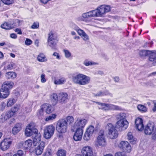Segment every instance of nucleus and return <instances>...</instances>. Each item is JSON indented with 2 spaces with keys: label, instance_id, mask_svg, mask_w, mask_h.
Returning a JSON list of instances; mask_svg holds the SVG:
<instances>
[{
  "label": "nucleus",
  "instance_id": "09e8293b",
  "mask_svg": "<svg viewBox=\"0 0 156 156\" xmlns=\"http://www.w3.org/2000/svg\"><path fill=\"white\" fill-rule=\"evenodd\" d=\"M65 120L66 121L67 123L68 122L69 123H71L73 122L74 121L73 118L72 116H67Z\"/></svg>",
  "mask_w": 156,
  "mask_h": 156
},
{
  "label": "nucleus",
  "instance_id": "864d4df0",
  "mask_svg": "<svg viewBox=\"0 0 156 156\" xmlns=\"http://www.w3.org/2000/svg\"><path fill=\"white\" fill-rule=\"evenodd\" d=\"M151 134L152 139L153 140L156 139V127L154 129Z\"/></svg>",
  "mask_w": 156,
  "mask_h": 156
},
{
  "label": "nucleus",
  "instance_id": "f8f14e48",
  "mask_svg": "<svg viewBox=\"0 0 156 156\" xmlns=\"http://www.w3.org/2000/svg\"><path fill=\"white\" fill-rule=\"evenodd\" d=\"M87 122V120L85 119H78L75 122L74 127L76 129H83Z\"/></svg>",
  "mask_w": 156,
  "mask_h": 156
},
{
  "label": "nucleus",
  "instance_id": "c9c22d12",
  "mask_svg": "<svg viewBox=\"0 0 156 156\" xmlns=\"http://www.w3.org/2000/svg\"><path fill=\"white\" fill-rule=\"evenodd\" d=\"M15 102V100L13 98H9L8 100L6 105L7 106V107H10Z\"/></svg>",
  "mask_w": 156,
  "mask_h": 156
},
{
  "label": "nucleus",
  "instance_id": "f704fd0d",
  "mask_svg": "<svg viewBox=\"0 0 156 156\" xmlns=\"http://www.w3.org/2000/svg\"><path fill=\"white\" fill-rule=\"evenodd\" d=\"M151 51L149 50H142L139 52V55L142 57L145 56L149 55Z\"/></svg>",
  "mask_w": 156,
  "mask_h": 156
},
{
  "label": "nucleus",
  "instance_id": "473e14b6",
  "mask_svg": "<svg viewBox=\"0 0 156 156\" xmlns=\"http://www.w3.org/2000/svg\"><path fill=\"white\" fill-rule=\"evenodd\" d=\"M127 136L128 139L130 143L132 144L135 143V139L133 138L131 132H129L127 134Z\"/></svg>",
  "mask_w": 156,
  "mask_h": 156
},
{
  "label": "nucleus",
  "instance_id": "4d7b16f0",
  "mask_svg": "<svg viewBox=\"0 0 156 156\" xmlns=\"http://www.w3.org/2000/svg\"><path fill=\"white\" fill-rule=\"evenodd\" d=\"M76 31H77L78 34L81 36L82 35L85 33L83 30L80 29L79 27L78 29V30H76Z\"/></svg>",
  "mask_w": 156,
  "mask_h": 156
},
{
  "label": "nucleus",
  "instance_id": "6ab92c4d",
  "mask_svg": "<svg viewBox=\"0 0 156 156\" xmlns=\"http://www.w3.org/2000/svg\"><path fill=\"white\" fill-rule=\"evenodd\" d=\"M45 146V143L42 141L39 146L35 148V152L37 155H41L42 153Z\"/></svg>",
  "mask_w": 156,
  "mask_h": 156
},
{
  "label": "nucleus",
  "instance_id": "72a5a7b5",
  "mask_svg": "<svg viewBox=\"0 0 156 156\" xmlns=\"http://www.w3.org/2000/svg\"><path fill=\"white\" fill-rule=\"evenodd\" d=\"M15 114L11 110L6 112L5 115L4 116V119L7 120L13 116Z\"/></svg>",
  "mask_w": 156,
  "mask_h": 156
},
{
  "label": "nucleus",
  "instance_id": "2f4dec72",
  "mask_svg": "<svg viewBox=\"0 0 156 156\" xmlns=\"http://www.w3.org/2000/svg\"><path fill=\"white\" fill-rule=\"evenodd\" d=\"M57 40V36L52 31L50 32L48 34L47 40Z\"/></svg>",
  "mask_w": 156,
  "mask_h": 156
},
{
  "label": "nucleus",
  "instance_id": "69168bd1",
  "mask_svg": "<svg viewBox=\"0 0 156 156\" xmlns=\"http://www.w3.org/2000/svg\"><path fill=\"white\" fill-rule=\"evenodd\" d=\"M103 92H104V95H109L110 96H111V97L112 96V94L110 93L107 90Z\"/></svg>",
  "mask_w": 156,
  "mask_h": 156
},
{
  "label": "nucleus",
  "instance_id": "bf43d9fd",
  "mask_svg": "<svg viewBox=\"0 0 156 156\" xmlns=\"http://www.w3.org/2000/svg\"><path fill=\"white\" fill-rule=\"evenodd\" d=\"M45 75L44 74H42L41 75V82L42 83H44L45 82L46 80L45 78Z\"/></svg>",
  "mask_w": 156,
  "mask_h": 156
},
{
  "label": "nucleus",
  "instance_id": "423d86ee",
  "mask_svg": "<svg viewBox=\"0 0 156 156\" xmlns=\"http://www.w3.org/2000/svg\"><path fill=\"white\" fill-rule=\"evenodd\" d=\"M55 130V127L52 125L45 126L44 129V137L46 139L50 138L53 135Z\"/></svg>",
  "mask_w": 156,
  "mask_h": 156
},
{
  "label": "nucleus",
  "instance_id": "0eeeda50",
  "mask_svg": "<svg viewBox=\"0 0 156 156\" xmlns=\"http://www.w3.org/2000/svg\"><path fill=\"white\" fill-rule=\"evenodd\" d=\"M95 102L98 105H101L102 107L101 109L105 111L109 110H121V108L117 105L101 103L98 102Z\"/></svg>",
  "mask_w": 156,
  "mask_h": 156
},
{
  "label": "nucleus",
  "instance_id": "ea45409f",
  "mask_svg": "<svg viewBox=\"0 0 156 156\" xmlns=\"http://www.w3.org/2000/svg\"><path fill=\"white\" fill-rule=\"evenodd\" d=\"M20 108V105H16L13 107L12 108L11 110L15 114Z\"/></svg>",
  "mask_w": 156,
  "mask_h": 156
},
{
  "label": "nucleus",
  "instance_id": "4468645a",
  "mask_svg": "<svg viewBox=\"0 0 156 156\" xmlns=\"http://www.w3.org/2000/svg\"><path fill=\"white\" fill-rule=\"evenodd\" d=\"M83 156H93V152L91 148L89 146L84 147L81 151Z\"/></svg>",
  "mask_w": 156,
  "mask_h": 156
},
{
  "label": "nucleus",
  "instance_id": "37998d69",
  "mask_svg": "<svg viewBox=\"0 0 156 156\" xmlns=\"http://www.w3.org/2000/svg\"><path fill=\"white\" fill-rule=\"evenodd\" d=\"M92 135L86 131L83 136V139L85 140H90Z\"/></svg>",
  "mask_w": 156,
  "mask_h": 156
},
{
  "label": "nucleus",
  "instance_id": "20e7f679",
  "mask_svg": "<svg viewBox=\"0 0 156 156\" xmlns=\"http://www.w3.org/2000/svg\"><path fill=\"white\" fill-rule=\"evenodd\" d=\"M67 126V123L65 119H61L57 122L56 129L59 133H63L66 132Z\"/></svg>",
  "mask_w": 156,
  "mask_h": 156
},
{
  "label": "nucleus",
  "instance_id": "dca6fc26",
  "mask_svg": "<svg viewBox=\"0 0 156 156\" xmlns=\"http://www.w3.org/2000/svg\"><path fill=\"white\" fill-rule=\"evenodd\" d=\"M83 130L82 129H76L73 136V139L76 141L80 140L82 137Z\"/></svg>",
  "mask_w": 156,
  "mask_h": 156
},
{
  "label": "nucleus",
  "instance_id": "774afa93",
  "mask_svg": "<svg viewBox=\"0 0 156 156\" xmlns=\"http://www.w3.org/2000/svg\"><path fill=\"white\" fill-rule=\"evenodd\" d=\"M51 0H40V1L41 3L44 4H47L48 2Z\"/></svg>",
  "mask_w": 156,
  "mask_h": 156
},
{
  "label": "nucleus",
  "instance_id": "a878e982",
  "mask_svg": "<svg viewBox=\"0 0 156 156\" xmlns=\"http://www.w3.org/2000/svg\"><path fill=\"white\" fill-rule=\"evenodd\" d=\"M66 82V79L64 77H60L59 78L55 79L54 83L56 85H62L64 84Z\"/></svg>",
  "mask_w": 156,
  "mask_h": 156
},
{
  "label": "nucleus",
  "instance_id": "9b49d317",
  "mask_svg": "<svg viewBox=\"0 0 156 156\" xmlns=\"http://www.w3.org/2000/svg\"><path fill=\"white\" fill-rule=\"evenodd\" d=\"M38 132L37 130L34 128L30 125L27 127L25 130V134L27 136H33Z\"/></svg>",
  "mask_w": 156,
  "mask_h": 156
},
{
  "label": "nucleus",
  "instance_id": "c85d7f7f",
  "mask_svg": "<svg viewBox=\"0 0 156 156\" xmlns=\"http://www.w3.org/2000/svg\"><path fill=\"white\" fill-rule=\"evenodd\" d=\"M16 73L13 72H7L5 74V77L8 79H13L16 77Z\"/></svg>",
  "mask_w": 156,
  "mask_h": 156
},
{
  "label": "nucleus",
  "instance_id": "6e6552de",
  "mask_svg": "<svg viewBox=\"0 0 156 156\" xmlns=\"http://www.w3.org/2000/svg\"><path fill=\"white\" fill-rule=\"evenodd\" d=\"M106 127L108 130V136L110 138L114 139L117 137L118 132L112 124H108Z\"/></svg>",
  "mask_w": 156,
  "mask_h": 156
},
{
  "label": "nucleus",
  "instance_id": "3c124183",
  "mask_svg": "<svg viewBox=\"0 0 156 156\" xmlns=\"http://www.w3.org/2000/svg\"><path fill=\"white\" fill-rule=\"evenodd\" d=\"M1 1L6 5L12 4L13 2V0H1Z\"/></svg>",
  "mask_w": 156,
  "mask_h": 156
},
{
  "label": "nucleus",
  "instance_id": "13d9d810",
  "mask_svg": "<svg viewBox=\"0 0 156 156\" xmlns=\"http://www.w3.org/2000/svg\"><path fill=\"white\" fill-rule=\"evenodd\" d=\"M39 27V23L37 22H34L31 26V28L32 29H36L38 28Z\"/></svg>",
  "mask_w": 156,
  "mask_h": 156
},
{
  "label": "nucleus",
  "instance_id": "f3484780",
  "mask_svg": "<svg viewBox=\"0 0 156 156\" xmlns=\"http://www.w3.org/2000/svg\"><path fill=\"white\" fill-rule=\"evenodd\" d=\"M136 128L140 131H142L144 128L143 120L142 119L137 118L135 121Z\"/></svg>",
  "mask_w": 156,
  "mask_h": 156
},
{
  "label": "nucleus",
  "instance_id": "338daca9",
  "mask_svg": "<svg viewBox=\"0 0 156 156\" xmlns=\"http://www.w3.org/2000/svg\"><path fill=\"white\" fill-rule=\"evenodd\" d=\"M53 55L56 56V58L58 59H60V57L58 53L57 52H54L53 54Z\"/></svg>",
  "mask_w": 156,
  "mask_h": 156
},
{
  "label": "nucleus",
  "instance_id": "603ef678",
  "mask_svg": "<svg viewBox=\"0 0 156 156\" xmlns=\"http://www.w3.org/2000/svg\"><path fill=\"white\" fill-rule=\"evenodd\" d=\"M31 110L30 107L28 106L27 107H25V108L23 109V112L24 113H26L31 112Z\"/></svg>",
  "mask_w": 156,
  "mask_h": 156
},
{
  "label": "nucleus",
  "instance_id": "de8ad7c7",
  "mask_svg": "<svg viewBox=\"0 0 156 156\" xmlns=\"http://www.w3.org/2000/svg\"><path fill=\"white\" fill-rule=\"evenodd\" d=\"M63 52L65 53V56L66 58H69L71 56V53L67 50L64 49Z\"/></svg>",
  "mask_w": 156,
  "mask_h": 156
},
{
  "label": "nucleus",
  "instance_id": "ddd939ff",
  "mask_svg": "<svg viewBox=\"0 0 156 156\" xmlns=\"http://www.w3.org/2000/svg\"><path fill=\"white\" fill-rule=\"evenodd\" d=\"M119 147L122 149L124 151L130 152L131 151V147L127 141H122L118 145Z\"/></svg>",
  "mask_w": 156,
  "mask_h": 156
},
{
  "label": "nucleus",
  "instance_id": "412c9836",
  "mask_svg": "<svg viewBox=\"0 0 156 156\" xmlns=\"http://www.w3.org/2000/svg\"><path fill=\"white\" fill-rule=\"evenodd\" d=\"M32 141L30 139L26 140L22 144V147L25 150L30 149L32 147Z\"/></svg>",
  "mask_w": 156,
  "mask_h": 156
},
{
  "label": "nucleus",
  "instance_id": "0e129e2a",
  "mask_svg": "<svg viewBox=\"0 0 156 156\" xmlns=\"http://www.w3.org/2000/svg\"><path fill=\"white\" fill-rule=\"evenodd\" d=\"M96 96H104V93L101 91H99L95 95Z\"/></svg>",
  "mask_w": 156,
  "mask_h": 156
},
{
  "label": "nucleus",
  "instance_id": "e433bc0d",
  "mask_svg": "<svg viewBox=\"0 0 156 156\" xmlns=\"http://www.w3.org/2000/svg\"><path fill=\"white\" fill-rule=\"evenodd\" d=\"M57 116L56 114H52L46 117L45 120L46 121H51L54 119Z\"/></svg>",
  "mask_w": 156,
  "mask_h": 156
},
{
  "label": "nucleus",
  "instance_id": "052dcab7",
  "mask_svg": "<svg viewBox=\"0 0 156 156\" xmlns=\"http://www.w3.org/2000/svg\"><path fill=\"white\" fill-rule=\"evenodd\" d=\"M32 41L29 39H27L25 41V44L26 45H29L32 43Z\"/></svg>",
  "mask_w": 156,
  "mask_h": 156
},
{
  "label": "nucleus",
  "instance_id": "7c9ffc66",
  "mask_svg": "<svg viewBox=\"0 0 156 156\" xmlns=\"http://www.w3.org/2000/svg\"><path fill=\"white\" fill-rule=\"evenodd\" d=\"M149 55H150L149 59V61L156 63V51L152 52L151 51V53Z\"/></svg>",
  "mask_w": 156,
  "mask_h": 156
},
{
  "label": "nucleus",
  "instance_id": "5fc2aeb1",
  "mask_svg": "<svg viewBox=\"0 0 156 156\" xmlns=\"http://www.w3.org/2000/svg\"><path fill=\"white\" fill-rule=\"evenodd\" d=\"M81 37L84 41H87L89 39L88 36L85 33H84L81 36Z\"/></svg>",
  "mask_w": 156,
  "mask_h": 156
},
{
  "label": "nucleus",
  "instance_id": "a19ab883",
  "mask_svg": "<svg viewBox=\"0 0 156 156\" xmlns=\"http://www.w3.org/2000/svg\"><path fill=\"white\" fill-rule=\"evenodd\" d=\"M14 65V63L12 62H10L6 66L4 67V69L5 70H11L12 69Z\"/></svg>",
  "mask_w": 156,
  "mask_h": 156
},
{
  "label": "nucleus",
  "instance_id": "58836bf2",
  "mask_svg": "<svg viewBox=\"0 0 156 156\" xmlns=\"http://www.w3.org/2000/svg\"><path fill=\"white\" fill-rule=\"evenodd\" d=\"M126 114L124 113H120L117 115V118L118 119L122 120H126L125 119Z\"/></svg>",
  "mask_w": 156,
  "mask_h": 156
},
{
  "label": "nucleus",
  "instance_id": "e2e57ef3",
  "mask_svg": "<svg viewBox=\"0 0 156 156\" xmlns=\"http://www.w3.org/2000/svg\"><path fill=\"white\" fill-rule=\"evenodd\" d=\"M115 156H126V155L124 152H118L115 154Z\"/></svg>",
  "mask_w": 156,
  "mask_h": 156
},
{
  "label": "nucleus",
  "instance_id": "bb28decb",
  "mask_svg": "<svg viewBox=\"0 0 156 156\" xmlns=\"http://www.w3.org/2000/svg\"><path fill=\"white\" fill-rule=\"evenodd\" d=\"M21 129V124L20 123L16 124L12 129V133L14 134H16Z\"/></svg>",
  "mask_w": 156,
  "mask_h": 156
},
{
  "label": "nucleus",
  "instance_id": "2eb2a0df",
  "mask_svg": "<svg viewBox=\"0 0 156 156\" xmlns=\"http://www.w3.org/2000/svg\"><path fill=\"white\" fill-rule=\"evenodd\" d=\"M154 128V125L153 123H148L144 128V132L145 134L151 135Z\"/></svg>",
  "mask_w": 156,
  "mask_h": 156
},
{
  "label": "nucleus",
  "instance_id": "6e6d98bb",
  "mask_svg": "<svg viewBox=\"0 0 156 156\" xmlns=\"http://www.w3.org/2000/svg\"><path fill=\"white\" fill-rule=\"evenodd\" d=\"M154 80H151L147 83V85L152 87H154L155 86V85L154 84Z\"/></svg>",
  "mask_w": 156,
  "mask_h": 156
},
{
  "label": "nucleus",
  "instance_id": "1a4fd4ad",
  "mask_svg": "<svg viewBox=\"0 0 156 156\" xmlns=\"http://www.w3.org/2000/svg\"><path fill=\"white\" fill-rule=\"evenodd\" d=\"M97 142L99 145L104 146L106 145V141L103 130H100L97 138Z\"/></svg>",
  "mask_w": 156,
  "mask_h": 156
},
{
  "label": "nucleus",
  "instance_id": "4c0bfd02",
  "mask_svg": "<svg viewBox=\"0 0 156 156\" xmlns=\"http://www.w3.org/2000/svg\"><path fill=\"white\" fill-rule=\"evenodd\" d=\"M66 151L63 149L58 150L57 154V156H66Z\"/></svg>",
  "mask_w": 156,
  "mask_h": 156
},
{
  "label": "nucleus",
  "instance_id": "c756f323",
  "mask_svg": "<svg viewBox=\"0 0 156 156\" xmlns=\"http://www.w3.org/2000/svg\"><path fill=\"white\" fill-rule=\"evenodd\" d=\"M37 59L40 62H45L47 60L45 55L43 53H40L38 55Z\"/></svg>",
  "mask_w": 156,
  "mask_h": 156
},
{
  "label": "nucleus",
  "instance_id": "cd10ccee",
  "mask_svg": "<svg viewBox=\"0 0 156 156\" xmlns=\"http://www.w3.org/2000/svg\"><path fill=\"white\" fill-rule=\"evenodd\" d=\"M51 99L52 105H55L58 101V96L56 94H53L51 96Z\"/></svg>",
  "mask_w": 156,
  "mask_h": 156
},
{
  "label": "nucleus",
  "instance_id": "39448f33",
  "mask_svg": "<svg viewBox=\"0 0 156 156\" xmlns=\"http://www.w3.org/2000/svg\"><path fill=\"white\" fill-rule=\"evenodd\" d=\"M96 17V15L93 10L83 13L81 16L78 18V20L87 23L91 21V17Z\"/></svg>",
  "mask_w": 156,
  "mask_h": 156
},
{
  "label": "nucleus",
  "instance_id": "9d476101",
  "mask_svg": "<svg viewBox=\"0 0 156 156\" xmlns=\"http://www.w3.org/2000/svg\"><path fill=\"white\" fill-rule=\"evenodd\" d=\"M11 144L12 141L10 138H5L1 142L0 148L2 150H6L9 147Z\"/></svg>",
  "mask_w": 156,
  "mask_h": 156
},
{
  "label": "nucleus",
  "instance_id": "b1692460",
  "mask_svg": "<svg viewBox=\"0 0 156 156\" xmlns=\"http://www.w3.org/2000/svg\"><path fill=\"white\" fill-rule=\"evenodd\" d=\"M117 126L119 127H122L126 129L128 125V122L126 120H119L117 122Z\"/></svg>",
  "mask_w": 156,
  "mask_h": 156
},
{
  "label": "nucleus",
  "instance_id": "a211bd4d",
  "mask_svg": "<svg viewBox=\"0 0 156 156\" xmlns=\"http://www.w3.org/2000/svg\"><path fill=\"white\" fill-rule=\"evenodd\" d=\"M68 99V94L66 93L61 92L58 95V101L62 104L67 102Z\"/></svg>",
  "mask_w": 156,
  "mask_h": 156
},
{
  "label": "nucleus",
  "instance_id": "79ce46f5",
  "mask_svg": "<svg viewBox=\"0 0 156 156\" xmlns=\"http://www.w3.org/2000/svg\"><path fill=\"white\" fill-rule=\"evenodd\" d=\"M94 130V127L93 126H90L87 129L86 131L92 135Z\"/></svg>",
  "mask_w": 156,
  "mask_h": 156
},
{
  "label": "nucleus",
  "instance_id": "c03bdc74",
  "mask_svg": "<svg viewBox=\"0 0 156 156\" xmlns=\"http://www.w3.org/2000/svg\"><path fill=\"white\" fill-rule=\"evenodd\" d=\"M137 108L139 111L141 112H145L147 111V108L144 106L139 105L137 106Z\"/></svg>",
  "mask_w": 156,
  "mask_h": 156
},
{
  "label": "nucleus",
  "instance_id": "5701e85b",
  "mask_svg": "<svg viewBox=\"0 0 156 156\" xmlns=\"http://www.w3.org/2000/svg\"><path fill=\"white\" fill-rule=\"evenodd\" d=\"M16 26V25L14 23L12 24L9 22H5L1 25V27L3 29L6 30H9L14 27Z\"/></svg>",
  "mask_w": 156,
  "mask_h": 156
},
{
  "label": "nucleus",
  "instance_id": "7ed1b4c3",
  "mask_svg": "<svg viewBox=\"0 0 156 156\" xmlns=\"http://www.w3.org/2000/svg\"><path fill=\"white\" fill-rule=\"evenodd\" d=\"M111 10L110 6L102 5L94 10V11L96 17H103L105 14L110 11Z\"/></svg>",
  "mask_w": 156,
  "mask_h": 156
},
{
  "label": "nucleus",
  "instance_id": "8fccbe9b",
  "mask_svg": "<svg viewBox=\"0 0 156 156\" xmlns=\"http://www.w3.org/2000/svg\"><path fill=\"white\" fill-rule=\"evenodd\" d=\"M24 153L23 151L18 150L17 153L13 155V156H23Z\"/></svg>",
  "mask_w": 156,
  "mask_h": 156
},
{
  "label": "nucleus",
  "instance_id": "f03ea898",
  "mask_svg": "<svg viewBox=\"0 0 156 156\" xmlns=\"http://www.w3.org/2000/svg\"><path fill=\"white\" fill-rule=\"evenodd\" d=\"M14 84V83L11 81H6L3 83L0 89V98L5 99L8 97L9 90L12 88Z\"/></svg>",
  "mask_w": 156,
  "mask_h": 156
},
{
  "label": "nucleus",
  "instance_id": "f257e3e1",
  "mask_svg": "<svg viewBox=\"0 0 156 156\" xmlns=\"http://www.w3.org/2000/svg\"><path fill=\"white\" fill-rule=\"evenodd\" d=\"M72 80L75 84L84 85L89 83L90 78L83 74L78 73L73 75L72 77Z\"/></svg>",
  "mask_w": 156,
  "mask_h": 156
},
{
  "label": "nucleus",
  "instance_id": "a18cd8bd",
  "mask_svg": "<svg viewBox=\"0 0 156 156\" xmlns=\"http://www.w3.org/2000/svg\"><path fill=\"white\" fill-rule=\"evenodd\" d=\"M83 64L86 66H88L91 65H96L97 63L85 60L83 62Z\"/></svg>",
  "mask_w": 156,
  "mask_h": 156
},
{
  "label": "nucleus",
  "instance_id": "aec40b11",
  "mask_svg": "<svg viewBox=\"0 0 156 156\" xmlns=\"http://www.w3.org/2000/svg\"><path fill=\"white\" fill-rule=\"evenodd\" d=\"M41 110L42 111L45 110L47 113L49 114L51 113L54 110V109L51 105H42Z\"/></svg>",
  "mask_w": 156,
  "mask_h": 156
},
{
  "label": "nucleus",
  "instance_id": "393cba45",
  "mask_svg": "<svg viewBox=\"0 0 156 156\" xmlns=\"http://www.w3.org/2000/svg\"><path fill=\"white\" fill-rule=\"evenodd\" d=\"M58 42V40H47L48 45L52 49H55Z\"/></svg>",
  "mask_w": 156,
  "mask_h": 156
},
{
  "label": "nucleus",
  "instance_id": "4be33fe9",
  "mask_svg": "<svg viewBox=\"0 0 156 156\" xmlns=\"http://www.w3.org/2000/svg\"><path fill=\"white\" fill-rule=\"evenodd\" d=\"M33 137V140L32 143L34 146H36L37 144H39L41 140V135L40 133H37L36 134L32 136Z\"/></svg>",
  "mask_w": 156,
  "mask_h": 156
},
{
  "label": "nucleus",
  "instance_id": "49530a36",
  "mask_svg": "<svg viewBox=\"0 0 156 156\" xmlns=\"http://www.w3.org/2000/svg\"><path fill=\"white\" fill-rule=\"evenodd\" d=\"M69 26L76 31L78 30L79 28L76 24L72 22H71L69 23Z\"/></svg>",
  "mask_w": 156,
  "mask_h": 156
},
{
  "label": "nucleus",
  "instance_id": "680f3d73",
  "mask_svg": "<svg viewBox=\"0 0 156 156\" xmlns=\"http://www.w3.org/2000/svg\"><path fill=\"white\" fill-rule=\"evenodd\" d=\"M52 153L51 150L47 151L44 154L43 156H51Z\"/></svg>",
  "mask_w": 156,
  "mask_h": 156
}]
</instances>
